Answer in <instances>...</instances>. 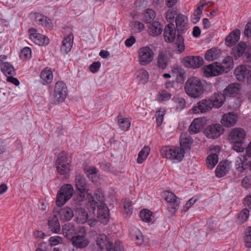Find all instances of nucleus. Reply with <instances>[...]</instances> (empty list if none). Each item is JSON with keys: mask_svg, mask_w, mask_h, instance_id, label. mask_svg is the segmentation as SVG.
Masks as SVG:
<instances>
[{"mask_svg": "<svg viewBox=\"0 0 251 251\" xmlns=\"http://www.w3.org/2000/svg\"><path fill=\"white\" fill-rule=\"evenodd\" d=\"M183 65L187 68L196 69L201 67L203 64V60L199 56H188L182 60Z\"/></svg>", "mask_w": 251, "mask_h": 251, "instance_id": "nucleus-10", "label": "nucleus"}, {"mask_svg": "<svg viewBox=\"0 0 251 251\" xmlns=\"http://www.w3.org/2000/svg\"><path fill=\"white\" fill-rule=\"evenodd\" d=\"M184 89L186 93L190 97L198 98L203 92L204 85L200 79L196 77H191L186 81Z\"/></svg>", "mask_w": 251, "mask_h": 251, "instance_id": "nucleus-1", "label": "nucleus"}, {"mask_svg": "<svg viewBox=\"0 0 251 251\" xmlns=\"http://www.w3.org/2000/svg\"><path fill=\"white\" fill-rule=\"evenodd\" d=\"M207 167L213 169L218 162V156L215 153H211L209 155L206 160Z\"/></svg>", "mask_w": 251, "mask_h": 251, "instance_id": "nucleus-44", "label": "nucleus"}, {"mask_svg": "<svg viewBox=\"0 0 251 251\" xmlns=\"http://www.w3.org/2000/svg\"><path fill=\"white\" fill-rule=\"evenodd\" d=\"M77 228L72 223L65 224L62 226V233L68 239L72 238L73 235L77 233ZM78 231L82 232L84 235L86 234V231L83 227H81Z\"/></svg>", "mask_w": 251, "mask_h": 251, "instance_id": "nucleus-12", "label": "nucleus"}, {"mask_svg": "<svg viewBox=\"0 0 251 251\" xmlns=\"http://www.w3.org/2000/svg\"><path fill=\"white\" fill-rule=\"evenodd\" d=\"M175 44L178 49L176 51L177 53H181L184 50L185 45L184 43V38L179 34L176 36Z\"/></svg>", "mask_w": 251, "mask_h": 251, "instance_id": "nucleus-45", "label": "nucleus"}, {"mask_svg": "<svg viewBox=\"0 0 251 251\" xmlns=\"http://www.w3.org/2000/svg\"><path fill=\"white\" fill-rule=\"evenodd\" d=\"M249 211L247 208L243 209L239 213L237 219L238 224L241 225L244 223L248 219Z\"/></svg>", "mask_w": 251, "mask_h": 251, "instance_id": "nucleus-46", "label": "nucleus"}, {"mask_svg": "<svg viewBox=\"0 0 251 251\" xmlns=\"http://www.w3.org/2000/svg\"><path fill=\"white\" fill-rule=\"evenodd\" d=\"M176 37V31L174 25L169 24L164 30V38L165 41L168 43H172L175 41Z\"/></svg>", "mask_w": 251, "mask_h": 251, "instance_id": "nucleus-16", "label": "nucleus"}, {"mask_svg": "<svg viewBox=\"0 0 251 251\" xmlns=\"http://www.w3.org/2000/svg\"><path fill=\"white\" fill-rule=\"evenodd\" d=\"M176 104V108L178 110H182L186 105V102L184 99L182 98H175L173 99Z\"/></svg>", "mask_w": 251, "mask_h": 251, "instance_id": "nucleus-54", "label": "nucleus"}, {"mask_svg": "<svg viewBox=\"0 0 251 251\" xmlns=\"http://www.w3.org/2000/svg\"><path fill=\"white\" fill-rule=\"evenodd\" d=\"M49 242L51 246H55L63 242V238L58 236L51 237Z\"/></svg>", "mask_w": 251, "mask_h": 251, "instance_id": "nucleus-59", "label": "nucleus"}, {"mask_svg": "<svg viewBox=\"0 0 251 251\" xmlns=\"http://www.w3.org/2000/svg\"><path fill=\"white\" fill-rule=\"evenodd\" d=\"M29 38L35 44L40 46H46L49 44L50 40L48 37L37 32V29L34 28L28 30Z\"/></svg>", "mask_w": 251, "mask_h": 251, "instance_id": "nucleus-7", "label": "nucleus"}, {"mask_svg": "<svg viewBox=\"0 0 251 251\" xmlns=\"http://www.w3.org/2000/svg\"><path fill=\"white\" fill-rule=\"evenodd\" d=\"M235 165L236 169L240 173L243 172L247 167V162L241 158L237 159Z\"/></svg>", "mask_w": 251, "mask_h": 251, "instance_id": "nucleus-51", "label": "nucleus"}, {"mask_svg": "<svg viewBox=\"0 0 251 251\" xmlns=\"http://www.w3.org/2000/svg\"><path fill=\"white\" fill-rule=\"evenodd\" d=\"M165 115V111L162 110L161 109H160L158 111L156 112L155 117H156V122L157 125L158 126H160L162 125L163 121L164 116Z\"/></svg>", "mask_w": 251, "mask_h": 251, "instance_id": "nucleus-57", "label": "nucleus"}, {"mask_svg": "<svg viewBox=\"0 0 251 251\" xmlns=\"http://www.w3.org/2000/svg\"><path fill=\"white\" fill-rule=\"evenodd\" d=\"M75 216L76 222L79 224H84L88 220V213L84 208L81 207L76 208Z\"/></svg>", "mask_w": 251, "mask_h": 251, "instance_id": "nucleus-30", "label": "nucleus"}, {"mask_svg": "<svg viewBox=\"0 0 251 251\" xmlns=\"http://www.w3.org/2000/svg\"><path fill=\"white\" fill-rule=\"evenodd\" d=\"M74 193V188L70 184L63 185L59 189L56 198V204L58 206L63 205L70 199Z\"/></svg>", "mask_w": 251, "mask_h": 251, "instance_id": "nucleus-3", "label": "nucleus"}, {"mask_svg": "<svg viewBox=\"0 0 251 251\" xmlns=\"http://www.w3.org/2000/svg\"><path fill=\"white\" fill-rule=\"evenodd\" d=\"M97 247L101 250L104 247L106 248L107 251H113V244L110 242H108L107 236L102 234H100L97 237L96 241Z\"/></svg>", "mask_w": 251, "mask_h": 251, "instance_id": "nucleus-17", "label": "nucleus"}, {"mask_svg": "<svg viewBox=\"0 0 251 251\" xmlns=\"http://www.w3.org/2000/svg\"><path fill=\"white\" fill-rule=\"evenodd\" d=\"M88 201L87 207L88 209L90 212H94L96 210V202L93 200L92 196L89 194L86 193Z\"/></svg>", "mask_w": 251, "mask_h": 251, "instance_id": "nucleus-53", "label": "nucleus"}, {"mask_svg": "<svg viewBox=\"0 0 251 251\" xmlns=\"http://www.w3.org/2000/svg\"><path fill=\"white\" fill-rule=\"evenodd\" d=\"M204 123L201 119L196 118L193 120L189 127V132L190 134H195L200 131L203 127Z\"/></svg>", "mask_w": 251, "mask_h": 251, "instance_id": "nucleus-23", "label": "nucleus"}, {"mask_svg": "<svg viewBox=\"0 0 251 251\" xmlns=\"http://www.w3.org/2000/svg\"><path fill=\"white\" fill-rule=\"evenodd\" d=\"M57 171L60 175H65L70 173L71 166L70 163L59 164L55 165Z\"/></svg>", "mask_w": 251, "mask_h": 251, "instance_id": "nucleus-42", "label": "nucleus"}, {"mask_svg": "<svg viewBox=\"0 0 251 251\" xmlns=\"http://www.w3.org/2000/svg\"><path fill=\"white\" fill-rule=\"evenodd\" d=\"M172 97V95L166 90H162L157 95V100L159 102L169 100Z\"/></svg>", "mask_w": 251, "mask_h": 251, "instance_id": "nucleus-48", "label": "nucleus"}, {"mask_svg": "<svg viewBox=\"0 0 251 251\" xmlns=\"http://www.w3.org/2000/svg\"><path fill=\"white\" fill-rule=\"evenodd\" d=\"M240 34V30L238 29H236L231 31L226 38V45L228 47L234 45L239 40Z\"/></svg>", "mask_w": 251, "mask_h": 251, "instance_id": "nucleus-20", "label": "nucleus"}, {"mask_svg": "<svg viewBox=\"0 0 251 251\" xmlns=\"http://www.w3.org/2000/svg\"><path fill=\"white\" fill-rule=\"evenodd\" d=\"M48 225L50 229L52 232L57 233L60 231V225L57 214L54 213L52 216L50 217L48 220Z\"/></svg>", "mask_w": 251, "mask_h": 251, "instance_id": "nucleus-26", "label": "nucleus"}, {"mask_svg": "<svg viewBox=\"0 0 251 251\" xmlns=\"http://www.w3.org/2000/svg\"><path fill=\"white\" fill-rule=\"evenodd\" d=\"M244 33L246 37H251V21L246 24Z\"/></svg>", "mask_w": 251, "mask_h": 251, "instance_id": "nucleus-64", "label": "nucleus"}, {"mask_svg": "<svg viewBox=\"0 0 251 251\" xmlns=\"http://www.w3.org/2000/svg\"><path fill=\"white\" fill-rule=\"evenodd\" d=\"M237 115L233 113H228L223 115L221 120L223 125L226 127L233 126L236 123Z\"/></svg>", "mask_w": 251, "mask_h": 251, "instance_id": "nucleus-22", "label": "nucleus"}, {"mask_svg": "<svg viewBox=\"0 0 251 251\" xmlns=\"http://www.w3.org/2000/svg\"><path fill=\"white\" fill-rule=\"evenodd\" d=\"M67 154L66 152H63L59 153L55 162V165L59 164L69 163L68 162Z\"/></svg>", "mask_w": 251, "mask_h": 251, "instance_id": "nucleus-56", "label": "nucleus"}, {"mask_svg": "<svg viewBox=\"0 0 251 251\" xmlns=\"http://www.w3.org/2000/svg\"><path fill=\"white\" fill-rule=\"evenodd\" d=\"M20 57L23 59H29L31 57V50L29 47H25L21 51Z\"/></svg>", "mask_w": 251, "mask_h": 251, "instance_id": "nucleus-58", "label": "nucleus"}, {"mask_svg": "<svg viewBox=\"0 0 251 251\" xmlns=\"http://www.w3.org/2000/svg\"><path fill=\"white\" fill-rule=\"evenodd\" d=\"M75 187L76 190L80 192L79 195V201H83L85 197V193L89 190L88 185L86 183L85 178L81 175L77 174L75 178Z\"/></svg>", "mask_w": 251, "mask_h": 251, "instance_id": "nucleus-6", "label": "nucleus"}, {"mask_svg": "<svg viewBox=\"0 0 251 251\" xmlns=\"http://www.w3.org/2000/svg\"><path fill=\"white\" fill-rule=\"evenodd\" d=\"M234 143L232 148L233 149L238 152H242L244 149L242 147L243 142H233Z\"/></svg>", "mask_w": 251, "mask_h": 251, "instance_id": "nucleus-62", "label": "nucleus"}, {"mask_svg": "<svg viewBox=\"0 0 251 251\" xmlns=\"http://www.w3.org/2000/svg\"><path fill=\"white\" fill-rule=\"evenodd\" d=\"M136 75L139 83L144 84L148 82L149 75L146 70L140 69L136 72Z\"/></svg>", "mask_w": 251, "mask_h": 251, "instance_id": "nucleus-41", "label": "nucleus"}, {"mask_svg": "<svg viewBox=\"0 0 251 251\" xmlns=\"http://www.w3.org/2000/svg\"><path fill=\"white\" fill-rule=\"evenodd\" d=\"M161 195L164 200L170 203L172 208L176 212L179 207V199L177 198L174 193L167 190L162 192Z\"/></svg>", "mask_w": 251, "mask_h": 251, "instance_id": "nucleus-11", "label": "nucleus"}, {"mask_svg": "<svg viewBox=\"0 0 251 251\" xmlns=\"http://www.w3.org/2000/svg\"><path fill=\"white\" fill-rule=\"evenodd\" d=\"M152 212L149 210L144 209L140 211V217L141 219L146 222H150L151 220Z\"/></svg>", "mask_w": 251, "mask_h": 251, "instance_id": "nucleus-50", "label": "nucleus"}, {"mask_svg": "<svg viewBox=\"0 0 251 251\" xmlns=\"http://www.w3.org/2000/svg\"><path fill=\"white\" fill-rule=\"evenodd\" d=\"M118 123L120 127L123 130H128L130 126V122L127 118H123L120 114L118 117Z\"/></svg>", "mask_w": 251, "mask_h": 251, "instance_id": "nucleus-38", "label": "nucleus"}, {"mask_svg": "<svg viewBox=\"0 0 251 251\" xmlns=\"http://www.w3.org/2000/svg\"><path fill=\"white\" fill-rule=\"evenodd\" d=\"M246 135L244 129L241 128L233 129L229 133L228 139L231 142H243Z\"/></svg>", "mask_w": 251, "mask_h": 251, "instance_id": "nucleus-15", "label": "nucleus"}, {"mask_svg": "<svg viewBox=\"0 0 251 251\" xmlns=\"http://www.w3.org/2000/svg\"><path fill=\"white\" fill-rule=\"evenodd\" d=\"M251 67L249 66L241 65L237 67L235 71L234 74L239 81H243L250 74Z\"/></svg>", "mask_w": 251, "mask_h": 251, "instance_id": "nucleus-19", "label": "nucleus"}, {"mask_svg": "<svg viewBox=\"0 0 251 251\" xmlns=\"http://www.w3.org/2000/svg\"><path fill=\"white\" fill-rule=\"evenodd\" d=\"M224 130L220 124H212L206 127L204 134L208 138L215 139L223 134Z\"/></svg>", "mask_w": 251, "mask_h": 251, "instance_id": "nucleus-9", "label": "nucleus"}, {"mask_svg": "<svg viewBox=\"0 0 251 251\" xmlns=\"http://www.w3.org/2000/svg\"><path fill=\"white\" fill-rule=\"evenodd\" d=\"M233 61L232 57L227 56L223 60L221 66L225 73H227L233 66Z\"/></svg>", "mask_w": 251, "mask_h": 251, "instance_id": "nucleus-43", "label": "nucleus"}, {"mask_svg": "<svg viewBox=\"0 0 251 251\" xmlns=\"http://www.w3.org/2000/svg\"><path fill=\"white\" fill-rule=\"evenodd\" d=\"M226 97L221 93H215L210 98L209 100L211 102L213 107L219 108L224 103Z\"/></svg>", "mask_w": 251, "mask_h": 251, "instance_id": "nucleus-21", "label": "nucleus"}, {"mask_svg": "<svg viewBox=\"0 0 251 251\" xmlns=\"http://www.w3.org/2000/svg\"><path fill=\"white\" fill-rule=\"evenodd\" d=\"M1 72L5 75H13L15 74L14 67L9 62H5L0 65Z\"/></svg>", "mask_w": 251, "mask_h": 251, "instance_id": "nucleus-36", "label": "nucleus"}, {"mask_svg": "<svg viewBox=\"0 0 251 251\" xmlns=\"http://www.w3.org/2000/svg\"><path fill=\"white\" fill-rule=\"evenodd\" d=\"M60 220L65 221H69L72 219L74 214L71 208L65 207L61 209L58 212Z\"/></svg>", "mask_w": 251, "mask_h": 251, "instance_id": "nucleus-29", "label": "nucleus"}, {"mask_svg": "<svg viewBox=\"0 0 251 251\" xmlns=\"http://www.w3.org/2000/svg\"><path fill=\"white\" fill-rule=\"evenodd\" d=\"M130 26L134 32L139 33L144 30V25L138 21H133L130 23Z\"/></svg>", "mask_w": 251, "mask_h": 251, "instance_id": "nucleus-49", "label": "nucleus"}, {"mask_svg": "<svg viewBox=\"0 0 251 251\" xmlns=\"http://www.w3.org/2000/svg\"><path fill=\"white\" fill-rule=\"evenodd\" d=\"M249 47L243 42H240L237 46H235L232 50V53L234 55L236 59L244 55V53Z\"/></svg>", "mask_w": 251, "mask_h": 251, "instance_id": "nucleus-27", "label": "nucleus"}, {"mask_svg": "<svg viewBox=\"0 0 251 251\" xmlns=\"http://www.w3.org/2000/svg\"><path fill=\"white\" fill-rule=\"evenodd\" d=\"M212 2L208 1L207 2H204L198 5L196 12V14H195L194 16H199L200 15L202 14V10L203 7L206 5H211Z\"/></svg>", "mask_w": 251, "mask_h": 251, "instance_id": "nucleus-60", "label": "nucleus"}, {"mask_svg": "<svg viewBox=\"0 0 251 251\" xmlns=\"http://www.w3.org/2000/svg\"><path fill=\"white\" fill-rule=\"evenodd\" d=\"M242 187L248 188L251 185V177L248 176L244 177L241 181Z\"/></svg>", "mask_w": 251, "mask_h": 251, "instance_id": "nucleus-61", "label": "nucleus"}, {"mask_svg": "<svg viewBox=\"0 0 251 251\" xmlns=\"http://www.w3.org/2000/svg\"><path fill=\"white\" fill-rule=\"evenodd\" d=\"M131 237L137 245H141L144 242L142 233L138 229H136L133 233H131Z\"/></svg>", "mask_w": 251, "mask_h": 251, "instance_id": "nucleus-47", "label": "nucleus"}, {"mask_svg": "<svg viewBox=\"0 0 251 251\" xmlns=\"http://www.w3.org/2000/svg\"><path fill=\"white\" fill-rule=\"evenodd\" d=\"M239 85L232 83L229 85L224 91V95L226 97L234 96L238 93Z\"/></svg>", "mask_w": 251, "mask_h": 251, "instance_id": "nucleus-34", "label": "nucleus"}, {"mask_svg": "<svg viewBox=\"0 0 251 251\" xmlns=\"http://www.w3.org/2000/svg\"><path fill=\"white\" fill-rule=\"evenodd\" d=\"M72 242L74 246L77 248H83L89 244L88 240L84 235H77L72 238Z\"/></svg>", "mask_w": 251, "mask_h": 251, "instance_id": "nucleus-25", "label": "nucleus"}, {"mask_svg": "<svg viewBox=\"0 0 251 251\" xmlns=\"http://www.w3.org/2000/svg\"><path fill=\"white\" fill-rule=\"evenodd\" d=\"M97 215L99 220L103 223H107L109 220V209L105 204L100 202L98 205Z\"/></svg>", "mask_w": 251, "mask_h": 251, "instance_id": "nucleus-13", "label": "nucleus"}, {"mask_svg": "<svg viewBox=\"0 0 251 251\" xmlns=\"http://www.w3.org/2000/svg\"><path fill=\"white\" fill-rule=\"evenodd\" d=\"M192 143L189 138H180L179 149H181V152H184V154L190 150Z\"/></svg>", "mask_w": 251, "mask_h": 251, "instance_id": "nucleus-33", "label": "nucleus"}, {"mask_svg": "<svg viewBox=\"0 0 251 251\" xmlns=\"http://www.w3.org/2000/svg\"><path fill=\"white\" fill-rule=\"evenodd\" d=\"M100 67V62H93L89 67V69L92 73L97 72Z\"/></svg>", "mask_w": 251, "mask_h": 251, "instance_id": "nucleus-63", "label": "nucleus"}, {"mask_svg": "<svg viewBox=\"0 0 251 251\" xmlns=\"http://www.w3.org/2000/svg\"><path fill=\"white\" fill-rule=\"evenodd\" d=\"M162 29V25L157 21H153L149 26V32L153 36L160 35Z\"/></svg>", "mask_w": 251, "mask_h": 251, "instance_id": "nucleus-28", "label": "nucleus"}, {"mask_svg": "<svg viewBox=\"0 0 251 251\" xmlns=\"http://www.w3.org/2000/svg\"><path fill=\"white\" fill-rule=\"evenodd\" d=\"M132 202L128 199H126L123 202V207L125 212L127 215H131L132 213L133 207H132Z\"/></svg>", "mask_w": 251, "mask_h": 251, "instance_id": "nucleus-52", "label": "nucleus"}, {"mask_svg": "<svg viewBox=\"0 0 251 251\" xmlns=\"http://www.w3.org/2000/svg\"><path fill=\"white\" fill-rule=\"evenodd\" d=\"M74 42V35L73 33H70L65 37L62 42L61 51L64 54L68 53L71 50Z\"/></svg>", "mask_w": 251, "mask_h": 251, "instance_id": "nucleus-18", "label": "nucleus"}, {"mask_svg": "<svg viewBox=\"0 0 251 251\" xmlns=\"http://www.w3.org/2000/svg\"><path fill=\"white\" fill-rule=\"evenodd\" d=\"M154 53L149 47L141 48L138 51V60L141 65L146 66L150 63L153 59Z\"/></svg>", "mask_w": 251, "mask_h": 251, "instance_id": "nucleus-5", "label": "nucleus"}, {"mask_svg": "<svg viewBox=\"0 0 251 251\" xmlns=\"http://www.w3.org/2000/svg\"><path fill=\"white\" fill-rule=\"evenodd\" d=\"M245 246L247 248H251V227L249 226L246 229V236L244 238Z\"/></svg>", "mask_w": 251, "mask_h": 251, "instance_id": "nucleus-55", "label": "nucleus"}, {"mask_svg": "<svg viewBox=\"0 0 251 251\" xmlns=\"http://www.w3.org/2000/svg\"><path fill=\"white\" fill-rule=\"evenodd\" d=\"M35 21L38 22V24L43 26H45L49 29H52L53 27L52 20L49 17H35Z\"/></svg>", "mask_w": 251, "mask_h": 251, "instance_id": "nucleus-31", "label": "nucleus"}, {"mask_svg": "<svg viewBox=\"0 0 251 251\" xmlns=\"http://www.w3.org/2000/svg\"><path fill=\"white\" fill-rule=\"evenodd\" d=\"M221 54L220 50L213 48L208 50L205 54V59L209 61H213L220 57Z\"/></svg>", "mask_w": 251, "mask_h": 251, "instance_id": "nucleus-32", "label": "nucleus"}, {"mask_svg": "<svg viewBox=\"0 0 251 251\" xmlns=\"http://www.w3.org/2000/svg\"><path fill=\"white\" fill-rule=\"evenodd\" d=\"M213 107L211 102L209 99L202 100L194 106L192 110L194 113H205Z\"/></svg>", "mask_w": 251, "mask_h": 251, "instance_id": "nucleus-14", "label": "nucleus"}, {"mask_svg": "<svg viewBox=\"0 0 251 251\" xmlns=\"http://www.w3.org/2000/svg\"><path fill=\"white\" fill-rule=\"evenodd\" d=\"M227 171L226 164L225 162H221L216 169V176L219 178L222 177L227 174Z\"/></svg>", "mask_w": 251, "mask_h": 251, "instance_id": "nucleus-37", "label": "nucleus"}, {"mask_svg": "<svg viewBox=\"0 0 251 251\" xmlns=\"http://www.w3.org/2000/svg\"><path fill=\"white\" fill-rule=\"evenodd\" d=\"M168 60L169 57L168 56L163 52H160L158 54L157 58V64L158 67L161 69H165L167 66Z\"/></svg>", "mask_w": 251, "mask_h": 251, "instance_id": "nucleus-39", "label": "nucleus"}, {"mask_svg": "<svg viewBox=\"0 0 251 251\" xmlns=\"http://www.w3.org/2000/svg\"><path fill=\"white\" fill-rule=\"evenodd\" d=\"M68 95L67 87L62 81L57 82L54 86L53 98L58 103L63 101Z\"/></svg>", "mask_w": 251, "mask_h": 251, "instance_id": "nucleus-4", "label": "nucleus"}, {"mask_svg": "<svg viewBox=\"0 0 251 251\" xmlns=\"http://www.w3.org/2000/svg\"><path fill=\"white\" fill-rule=\"evenodd\" d=\"M161 155L163 158L180 162L184 157V152H181L179 147H163L160 150Z\"/></svg>", "mask_w": 251, "mask_h": 251, "instance_id": "nucleus-2", "label": "nucleus"}, {"mask_svg": "<svg viewBox=\"0 0 251 251\" xmlns=\"http://www.w3.org/2000/svg\"><path fill=\"white\" fill-rule=\"evenodd\" d=\"M176 25L177 30L180 33L185 32L188 26L187 17H176Z\"/></svg>", "mask_w": 251, "mask_h": 251, "instance_id": "nucleus-24", "label": "nucleus"}, {"mask_svg": "<svg viewBox=\"0 0 251 251\" xmlns=\"http://www.w3.org/2000/svg\"><path fill=\"white\" fill-rule=\"evenodd\" d=\"M40 77L44 81V84H49L51 82L53 78L52 71L50 69H45L42 71Z\"/></svg>", "mask_w": 251, "mask_h": 251, "instance_id": "nucleus-35", "label": "nucleus"}, {"mask_svg": "<svg viewBox=\"0 0 251 251\" xmlns=\"http://www.w3.org/2000/svg\"><path fill=\"white\" fill-rule=\"evenodd\" d=\"M202 69L204 75L206 77L217 76L225 73L221 66V64L218 62H215L205 66Z\"/></svg>", "mask_w": 251, "mask_h": 251, "instance_id": "nucleus-8", "label": "nucleus"}, {"mask_svg": "<svg viewBox=\"0 0 251 251\" xmlns=\"http://www.w3.org/2000/svg\"><path fill=\"white\" fill-rule=\"evenodd\" d=\"M150 152V148L145 146L139 152L137 162L139 164L142 163L147 158Z\"/></svg>", "mask_w": 251, "mask_h": 251, "instance_id": "nucleus-40", "label": "nucleus"}]
</instances>
